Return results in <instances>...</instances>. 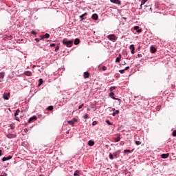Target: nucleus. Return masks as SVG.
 I'll list each match as a JSON object with an SVG mask.
<instances>
[{"label":"nucleus","mask_w":176,"mask_h":176,"mask_svg":"<svg viewBox=\"0 0 176 176\" xmlns=\"http://www.w3.org/2000/svg\"><path fill=\"white\" fill-rule=\"evenodd\" d=\"M24 75H26V76H32V73L30 71H26L24 72Z\"/></svg>","instance_id":"11"},{"label":"nucleus","mask_w":176,"mask_h":176,"mask_svg":"<svg viewBox=\"0 0 176 176\" xmlns=\"http://www.w3.org/2000/svg\"><path fill=\"white\" fill-rule=\"evenodd\" d=\"M36 42H39V38H35Z\"/></svg>","instance_id":"49"},{"label":"nucleus","mask_w":176,"mask_h":176,"mask_svg":"<svg viewBox=\"0 0 176 176\" xmlns=\"http://www.w3.org/2000/svg\"><path fill=\"white\" fill-rule=\"evenodd\" d=\"M142 5H143V4L141 3L140 9H142Z\"/></svg>","instance_id":"51"},{"label":"nucleus","mask_w":176,"mask_h":176,"mask_svg":"<svg viewBox=\"0 0 176 176\" xmlns=\"http://www.w3.org/2000/svg\"><path fill=\"white\" fill-rule=\"evenodd\" d=\"M148 0H142V5H145V3Z\"/></svg>","instance_id":"34"},{"label":"nucleus","mask_w":176,"mask_h":176,"mask_svg":"<svg viewBox=\"0 0 176 176\" xmlns=\"http://www.w3.org/2000/svg\"><path fill=\"white\" fill-rule=\"evenodd\" d=\"M17 137V135H16V134H13V133H10L7 135V138H16Z\"/></svg>","instance_id":"6"},{"label":"nucleus","mask_w":176,"mask_h":176,"mask_svg":"<svg viewBox=\"0 0 176 176\" xmlns=\"http://www.w3.org/2000/svg\"><path fill=\"white\" fill-rule=\"evenodd\" d=\"M119 113V110H116V112L113 113L112 116H116Z\"/></svg>","instance_id":"26"},{"label":"nucleus","mask_w":176,"mask_h":176,"mask_svg":"<svg viewBox=\"0 0 176 176\" xmlns=\"http://www.w3.org/2000/svg\"><path fill=\"white\" fill-rule=\"evenodd\" d=\"M133 28H134V30L138 31V30H139V28H140V26H135Z\"/></svg>","instance_id":"39"},{"label":"nucleus","mask_w":176,"mask_h":176,"mask_svg":"<svg viewBox=\"0 0 176 176\" xmlns=\"http://www.w3.org/2000/svg\"><path fill=\"white\" fill-rule=\"evenodd\" d=\"M168 156H170V154H168V153L161 155L162 159H167V157H168Z\"/></svg>","instance_id":"13"},{"label":"nucleus","mask_w":176,"mask_h":176,"mask_svg":"<svg viewBox=\"0 0 176 176\" xmlns=\"http://www.w3.org/2000/svg\"><path fill=\"white\" fill-rule=\"evenodd\" d=\"M13 157V156L12 155H9L8 157H4L2 158V162H6V160H10V159H12Z\"/></svg>","instance_id":"7"},{"label":"nucleus","mask_w":176,"mask_h":176,"mask_svg":"<svg viewBox=\"0 0 176 176\" xmlns=\"http://www.w3.org/2000/svg\"><path fill=\"white\" fill-rule=\"evenodd\" d=\"M67 123H69L71 126H74L75 123L74 122V120H69V121H67Z\"/></svg>","instance_id":"19"},{"label":"nucleus","mask_w":176,"mask_h":176,"mask_svg":"<svg viewBox=\"0 0 176 176\" xmlns=\"http://www.w3.org/2000/svg\"><path fill=\"white\" fill-rule=\"evenodd\" d=\"M47 111H53L54 109V107L53 106H49L47 108Z\"/></svg>","instance_id":"24"},{"label":"nucleus","mask_w":176,"mask_h":176,"mask_svg":"<svg viewBox=\"0 0 176 176\" xmlns=\"http://www.w3.org/2000/svg\"><path fill=\"white\" fill-rule=\"evenodd\" d=\"M2 82V80H0V82Z\"/></svg>","instance_id":"58"},{"label":"nucleus","mask_w":176,"mask_h":176,"mask_svg":"<svg viewBox=\"0 0 176 176\" xmlns=\"http://www.w3.org/2000/svg\"><path fill=\"white\" fill-rule=\"evenodd\" d=\"M63 45H65L67 47H71L74 43V41H68L67 38H64L62 41Z\"/></svg>","instance_id":"1"},{"label":"nucleus","mask_w":176,"mask_h":176,"mask_svg":"<svg viewBox=\"0 0 176 176\" xmlns=\"http://www.w3.org/2000/svg\"><path fill=\"white\" fill-rule=\"evenodd\" d=\"M127 152H129V153H131V152H133V150L132 151L131 150H124V153H126Z\"/></svg>","instance_id":"30"},{"label":"nucleus","mask_w":176,"mask_h":176,"mask_svg":"<svg viewBox=\"0 0 176 176\" xmlns=\"http://www.w3.org/2000/svg\"><path fill=\"white\" fill-rule=\"evenodd\" d=\"M36 119H38L36 116H34L28 120V123H31V122H34V120H36Z\"/></svg>","instance_id":"9"},{"label":"nucleus","mask_w":176,"mask_h":176,"mask_svg":"<svg viewBox=\"0 0 176 176\" xmlns=\"http://www.w3.org/2000/svg\"><path fill=\"white\" fill-rule=\"evenodd\" d=\"M5 78V72L0 73V79H3Z\"/></svg>","instance_id":"22"},{"label":"nucleus","mask_w":176,"mask_h":176,"mask_svg":"<svg viewBox=\"0 0 176 176\" xmlns=\"http://www.w3.org/2000/svg\"><path fill=\"white\" fill-rule=\"evenodd\" d=\"M69 1H72V0H69Z\"/></svg>","instance_id":"59"},{"label":"nucleus","mask_w":176,"mask_h":176,"mask_svg":"<svg viewBox=\"0 0 176 176\" xmlns=\"http://www.w3.org/2000/svg\"><path fill=\"white\" fill-rule=\"evenodd\" d=\"M151 53H156V48L154 47H151Z\"/></svg>","instance_id":"21"},{"label":"nucleus","mask_w":176,"mask_h":176,"mask_svg":"<svg viewBox=\"0 0 176 176\" xmlns=\"http://www.w3.org/2000/svg\"><path fill=\"white\" fill-rule=\"evenodd\" d=\"M122 65H126V62H124V63H122Z\"/></svg>","instance_id":"52"},{"label":"nucleus","mask_w":176,"mask_h":176,"mask_svg":"<svg viewBox=\"0 0 176 176\" xmlns=\"http://www.w3.org/2000/svg\"><path fill=\"white\" fill-rule=\"evenodd\" d=\"M72 120H73L74 122H78V120L76 119V118H74V119H72Z\"/></svg>","instance_id":"48"},{"label":"nucleus","mask_w":176,"mask_h":176,"mask_svg":"<svg viewBox=\"0 0 176 176\" xmlns=\"http://www.w3.org/2000/svg\"><path fill=\"white\" fill-rule=\"evenodd\" d=\"M83 104H80L79 107H78V109H82V107H83Z\"/></svg>","instance_id":"43"},{"label":"nucleus","mask_w":176,"mask_h":176,"mask_svg":"<svg viewBox=\"0 0 176 176\" xmlns=\"http://www.w3.org/2000/svg\"><path fill=\"white\" fill-rule=\"evenodd\" d=\"M110 1L112 3H115L116 5H120L122 3V2L120 1V0H110Z\"/></svg>","instance_id":"5"},{"label":"nucleus","mask_w":176,"mask_h":176,"mask_svg":"<svg viewBox=\"0 0 176 176\" xmlns=\"http://www.w3.org/2000/svg\"><path fill=\"white\" fill-rule=\"evenodd\" d=\"M80 43V40L79 38H76L74 41V45H79Z\"/></svg>","instance_id":"17"},{"label":"nucleus","mask_w":176,"mask_h":176,"mask_svg":"<svg viewBox=\"0 0 176 176\" xmlns=\"http://www.w3.org/2000/svg\"><path fill=\"white\" fill-rule=\"evenodd\" d=\"M85 16H87V12H85L84 14H82V15L80 16V19H81V21H83V20H85Z\"/></svg>","instance_id":"14"},{"label":"nucleus","mask_w":176,"mask_h":176,"mask_svg":"<svg viewBox=\"0 0 176 176\" xmlns=\"http://www.w3.org/2000/svg\"><path fill=\"white\" fill-rule=\"evenodd\" d=\"M31 34H33V35H36V32L34 30L31 32Z\"/></svg>","instance_id":"41"},{"label":"nucleus","mask_w":176,"mask_h":176,"mask_svg":"<svg viewBox=\"0 0 176 176\" xmlns=\"http://www.w3.org/2000/svg\"><path fill=\"white\" fill-rule=\"evenodd\" d=\"M129 49L131 50V54H134V52L135 50V48L134 47V45H131L129 47Z\"/></svg>","instance_id":"8"},{"label":"nucleus","mask_w":176,"mask_h":176,"mask_svg":"<svg viewBox=\"0 0 176 176\" xmlns=\"http://www.w3.org/2000/svg\"><path fill=\"white\" fill-rule=\"evenodd\" d=\"M102 71H107V68L106 66H102Z\"/></svg>","instance_id":"35"},{"label":"nucleus","mask_w":176,"mask_h":176,"mask_svg":"<svg viewBox=\"0 0 176 176\" xmlns=\"http://www.w3.org/2000/svg\"><path fill=\"white\" fill-rule=\"evenodd\" d=\"M128 69H130V67H129V66L125 67V69L124 70L127 71Z\"/></svg>","instance_id":"45"},{"label":"nucleus","mask_w":176,"mask_h":176,"mask_svg":"<svg viewBox=\"0 0 176 176\" xmlns=\"http://www.w3.org/2000/svg\"><path fill=\"white\" fill-rule=\"evenodd\" d=\"M109 97H111V98H113V100H118V101H120V102H122V100H120V98H115L113 96H115V93L113 92H111L109 94Z\"/></svg>","instance_id":"3"},{"label":"nucleus","mask_w":176,"mask_h":176,"mask_svg":"<svg viewBox=\"0 0 176 176\" xmlns=\"http://www.w3.org/2000/svg\"><path fill=\"white\" fill-rule=\"evenodd\" d=\"M122 58V55L119 54V56L116 59V63H120V59Z\"/></svg>","instance_id":"16"},{"label":"nucleus","mask_w":176,"mask_h":176,"mask_svg":"<svg viewBox=\"0 0 176 176\" xmlns=\"http://www.w3.org/2000/svg\"><path fill=\"white\" fill-rule=\"evenodd\" d=\"M84 119H89V114H85L84 116Z\"/></svg>","instance_id":"37"},{"label":"nucleus","mask_w":176,"mask_h":176,"mask_svg":"<svg viewBox=\"0 0 176 176\" xmlns=\"http://www.w3.org/2000/svg\"><path fill=\"white\" fill-rule=\"evenodd\" d=\"M109 159H111L112 160V159H113V155H112V153H110L109 155Z\"/></svg>","instance_id":"33"},{"label":"nucleus","mask_w":176,"mask_h":176,"mask_svg":"<svg viewBox=\"0 0 176 176\" xmlns=\"http://www.w3.org/2000/svg\"><path fill=\"white\" fill-rule=\"evenodd\" d=\"M126 71L124 69H122V70H119V73L120 74H124Z\"/></svg>","instance_id":"36"},{"label":"nucleus","mask_w":176,"mask_h":176,"mask_svg":"<svg viewBox=\"0 0 176 176\" xmlns=\"http://www.w3.org/2000/svg\"><path fill=\"white\" fill-rule=\"evenodd\" d=\"M16 120H17L18 122H20V118H19V117L16 116L15 117Z\"/></svg>","instance_id":"44"},{"label":"nucleus","mask_w":176,"mask_h":176,"mask_svg":"<svg viewBox=\"0 0 176 176\" xmlns=\"http://www.w3.org/2000/svg\"><path fill=\"white\" fill-rule=\"evenodd\" d=\"M106 123H107V124H109V126H112V124H112V122H111V121H109V120H106Z\"/></svg>","instance_id":"27"},{"label":"nucleus","mask_w":176,"mask_h":176,"mask_svg":"<svg viewBox=\"0 0 176 176\" xmlns=\"http://www.w3.org/2000/svg\"><path fill=\"white\" fill-rule=\"evenodd\" d=\"M173 137H176V130L173 132Z\"/></svg>","instance_id":"40"},{"label":"nucleus","mask_w":176,"mask_h":176,"mask_svg":"<svg viewBox=\"0 0 176 176\" xmlns=\"http://www.w3.org/2000/svg\"><path fill=\"white\" fill-rule=\"evenodd\" d=\"M137 32H138L139 34L142 32V29H138Z\"/></svg>","instance_id":"38"},{"label":"nucleus","mask_w":176,"mask_h":176,"mask_svg":"<svg viewBox=\"0 0 176 176\" xmlns=\"http://www.w3.org/2000/svg\"><path fill=\"white\" fill-rule=\"evenodd\" d=\"M114 141L116 142H119V141H120V135H118L117 138H115Z\"/></svg>","instance_id":"18"},{"label":"nucleus","mask_w":176,"mask_h":176,"mask_svg":"<svg viewBox=\"0 0 176 176\" xmlns=\"http://www.w3.org/2000/svg\"><path fill=\"white\" fill-rule=\"evenodd\" d=\"M89 76H90V74L89 73V72H84V78H85V79H87V78H89Z\"/></svg>","instance_id":"12"},{"label":"nucleus","mask_w":176,"mask_h":176,"mask_svg":"<svg viewBox=\"0 0 176 176\" xmlns=\"http://www.w3.org/2000/svg\"><path fill=\"white\" fill-rule=\"evenodd\" d=\"M135 144L136 145H141V144H142V142H141V141H135Z\"/></svg>","instance_id":"31"},{"label":"nucleus","mask_w":176,"mask_h":176,"mask_svg":"<svg viewBox=\"0 0 176 176\" xmlns=\"http://www.w3.org/2000/svg\"><path fill=\"white\" fill-rule=\"evenodd\" d=\"M60 50V46L57 45L55 48V52H58Z\"/></svg>","instance_id":"32"},{"label":"nucleus","mask_w":176,"mask_h":176,"mask_svg":"<svg viewBox=\"0 0 176 176\" xmlns=\"http://www.w3.org/2000/svg\"><path fill=\"white\" fill-rule=\"evenodd\" d=\"M42 83H43V80L42 78H40L39 79L38 86H41V85H42Z\"/></svg>","instance_id":"28"},{"label":"nucleus","mask_w":176,"mask_h":176,"mask_svg":"<svg viewBox=\"0 0 176 176\" xmlns=\"http://www.w3.org/2000/svg\"><path fill=\"white\" fill-rule=\"evenodd\" d=\"M11 129H12V130H13V129H14V128H13V126H11Z\"/></svg>","instance_id":"55"},{"label":"nucleus","mask_w":176,"mask_h":176,"mask_svg":"<svg viewBox=\"0 0 176 176\" xmlns=\"http://www.w3.org/2000/svg\"><path fill=\"white\" fill-rule=\"evenodd\" d=\"M44 38H46V39H49V38H50V34L47 33L45 34V36H41V39H44Z\"/></svg>","instance_id":"10"},{"label":"nucleus","mask_w":176,"mask_h":176,"mask_svg":"<svg viewBox=\"0 0 176 176\" xmlns=\"http://www.w3.org/2000/svg\"><path fill=\"white\" fill-rule=\"evenodd\" d=\"M122 19H124V20H126L127 19V18H124V17H123Z\"/></svg>","instance_id":"53"},{"label":"nucleus","mask_w":176,"mask_h":176,"mask_svg":"<svg viewBox=\"0 0 176 176\" xmlns=\"http://www.w3.org/2000/svg\"><path fill=\"white\" fill-rule=\"evenodd\" d=\"M19 113H20V109H17L14 113V116H17L19 115Z\"/></svg>","instance_id":"25"},{"label":"nucleus","mask_w":176,"mask_h":176,"mask_svg":"<svg viewBox=\"0 0 176 176\" xmlns=\"http://www.w3.org/2000/svg\"><path fill=\"white\" fill-rule=\"evenodd\" d=\"M121 144H124V143L123 142H121Z\"/></svg>","instance_id":"57"},{"label":"nucleus","mask_w":176,"mask_h":176,"mask_svg":"<svg viewBox=\"0 0 176 176\" xmlns=\"http://www.w3.org/2000/svg\"><path fill=\"white\" fill-rule=\"evenodd\" d=\"M88 145H89V146H94V142L91 140H89L88 142Z\"/></svg>","instance_id":"23"},{"label":"nucleus","mask_w":176,"mask_h":176,"mask_svg":"<svg viewBox=\"0 0 176 176\" xmlns=\"http://www.w3.org/2000/svg\"><path fill=\"white\" fill-rule=\"evenodd\" d=\"M116 89V87H111L109 90L110 91H113V90H115Z\"/></svg>","instance_id":"29"},{"label":"nucleus","mask_w":176,"mask_h":176,"mask_svg":"<svg viewBox=\"0 0 176 176\" xmlns=\"http://www.w3.org/2000/svg\"><path fill=\"white\" fill-rule=\"evenodd\" d=\"M79 174H80V171L76 170L74 172V176H79Z\"/></svg>","instance_id":"20"},{"label":"nucleus","mask_w":176,"mask_h":176,"mask_svg":"<svg viewBox=\"0 0 176 176\" xmlns=\"http://www.w3.org/2000/svg\"><path fill=\"white\" fill-rule=\"evenodd\" d=\"M92 19H93V20H98V14H92Z\"/></svg>","instance_id":"15"},{"label":"nucleus","mask_w":176,"mask_h":176,"mask_svg":"<svg viewBox=\"0 0 176 176\" xmlns=\"http://www.w3.org/2000/svg\"><path fill=\"white\" fill-rule=\"evenodd\" d=\"M138 57H139V58H140L141 57H142V54H138Z\"/></svg>","instance_id":"46"},{"label":"nucleus","mask_w":176,"mask_h":176,"mask_svg":"<svg viewBox=\"0 0 176 176\" xmlns=\"http://www.w3.org/2000/svg\"><path fill=\"white\" fill-rule=\"evenodd\" d=\"M93 126H96V124H97V122L96 121L93 122L92 123Z\"/></svg>","instance_id":"47"},{"label":"nucleus","mask_w":176,"mask_h":176,"mask_svg":"<svg viewBox=\"0 0 176 176\" xmlns=\"http://www.w3.org/2000/svg\"><path fill=\"white\" fill-rule=\"evenodd\" d=\"M54 46H56V44H54V43L50 44V47H54Z\"/></svg>","instance_id":"42"},{"label":"nucleus","mask_w":176,"mask_h":176,"mask_svg":"<svg viewBox=\"0 0 176 176\" xmlns=\"http://www.w3.org/2000/svg\"><path fill=\"white\" fill-rule=\"evenodd\" d=\"M150 10L152 12V8H150Z\"/></svg>","instance_id":"56"},{"label":"nucleus","mask_w":176,"mask_h":176,"mask_svg":"<svg viewBox=\"0 0 176 176\" xmlns=\"http://www.w3.org/2000/svg\"><path fill=\"white\" fill-rule=\"evenodd\" d=\"M108 39L109 41H111V42H116V39H118V37L115 34H110L107 36Z\"/></svg>","instance_id":"2"},{"label":"nucleus","mask_w":176,"mask_h":176,"mask_svg":"<svg viewBox=\"0 0 176 176\" xmlns=\"http://www.w3.org/2000/svg\"><path fill=\"white\" fill-rule=\"evenodd\" d=\"M0 156H2V150H0Z\"/></svg>","instance_id":"50"},{"label":"nucleus","mask_w":176,"mask_h":176,"mask_svg":"<svg viewBox=\"0 0 176 176\" xmlns=\"http://www.w3.org/2000/svg\"><path fill=\"white\" fill-rule=\"evenodd\" d=\"M25 131H28V129H25Z\"/></svg>","instance_id":"54"},{"label":"nucleus","mask_w":176,"mask_h":176,"mask_svg":"<svg viewBox=\"0 0 176 176\" xmlns=\"http://www.w3.org/2000/svg\"><path fill=\"white\" fill-rule=\"evenodd\" d=\"M10 97V93H4L3 96V98L4 100H9V98Z\"/></svg>","instance_id":"4"}]
</instances>
